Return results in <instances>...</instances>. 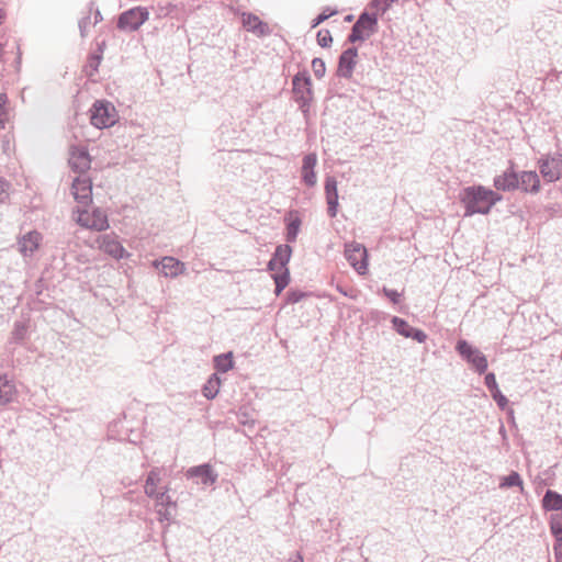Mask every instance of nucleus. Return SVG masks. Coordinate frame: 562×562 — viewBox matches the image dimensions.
<instances>
[{
    "label": "nucleus",
    "mask_w": 562,
    "mask_h": 562,
    "mask_svg": "<svg viewBox=\"0 0 562 562\" xmlns=\"http://www.w3.org/2000/svg\"><path fill=\"white\" fill-rule=\"evenodd\" d=\"M485 384L490 389L491 392L497 391V389H498L497 383H496V378L493 373L486 374Z\"/></svg>",
    "instance_id": "58836bf2"
},
{
    "label": "nucleus",
    "mask_w": 562,
    "mask_h": 562,
    "mask_svg": "<svg viewBox=\"0 0 562 562\" xmlns=\"http://www.w3.org/2000/svg\"><path fill=\"white\" fill-rule=\"evenodd\" d=\"M76 222L88 229L102 232L110 227L108 215L100 209H93L91 212L87 210H78Z\"/></svg>",
    "instance_id": "20e7f679"
},
{
    "label": "nucleus",
    "mask_w": 562,
    "mask_h": 562,
    "mask_svg": "<svg viewBox=\"0 0 562 562\" xmlns=\"http://www.w3.org/2000/svg\"><path fill=\"white\" fill-rule=\"evenodd\" d=\"M214 363L217 371L227 372L234 364L232 352L215 357Z\"/></svg>",
    "instance_id": "bb28decb"
},
{
    "label": "nucleus",
    "mask_w": 562,
    "mask_h": 562,
    "mask_svg": "<svg viewBox=\"0 0 562 562\" xmlns=\"http://www.w3.org/2000/svg\"><path fill=\"white\" fill-rule=\"evenodd\" d=\"M457 350L465 359H468L475 351V349H473L465 340H460L458 342Z\"/></svg>",
    "instance_id": "f704fd0d"
},
{
    "label": "nucleus",
    "mask_w": 562,
    "mask_h": 562,
    "mask_svg": "<svg viewBox=\"0 0 562 562\" xmlns=\"http://www.w3.org/2000/svg\"><path fill=\"white\" fill-rule=\"evenodd\" d=\"M294 562H303V559L301 557H297Z\"/></svg>",
    "instance_id": "a18cd8bd"
},
{
    "label": "nucleus",
    "mask_w": 562,
    "mask_h": 562,
    "mask_svg": "<svg viewBox=\"0 0 562 562\" xmlns=\"http://www.w3.org/2000/svg\"><path fill=\"white\" fill-rule=\"evenodd\" d=\"M385 294L387 297H390V300L394 303H397L398 300H400V294L396 292V291H392V290H384Z\"/></svg>",
    "instance_id": "a19ab883"
},
{
    "label": "nucleus",
    "mask_w": 562,
    "mask_h": 562,
    "mask_svg": "<svg viewBox=\"0 0 562 562\" xmlns=\"http://www.w3.org/2000/svg\"><path fill=\"white\" fill-rule=\"evenodd\" d=\"M518 173L515 171H506L494 179V187L497 190L510 191L518 189Z\"/></svg>",
    "instance_id": "4be33fe9"
},
{
    "label": "nucleus",
    "mask_w": 562,
    "mask_h": 562,
    "mask_svg": "<svg viewBox=\"0 0 562 562\" xmlns=\"http://www.w3.org/2000/svg\"><path fill=\"white\" fill-rule=\"evenodd\" d=\"M393 325L398 334L404 337L413 338L418 342H424L427 338V335L419 329L413 328L407 322L402 318L394 317Z\"/></svg>",
    "instance_id": "2eb2a0df"
},
{
    "label": "nucleus",
    "mask_w": 562,
    "mask_h": 562,
    "mask_svg": "<svg viewBox=\"0 0 562 562\" xmlns=\"http://www.w3.org/2000/svg\"><path fill=\"white\" fill-rule=\"evenodd\" d=\"M220 387L221 379L216 374H213L204 384L203 394L207 398H214L217 395Z\"/></svg>",
    "instance_id": "a878e982"
},
{
    "label": "nucleus",
    "mask_w": 562,
    "mask_h": 562,
    "mask_svg": "<svg viewBox=\"0 0 562 562\" xmlns=\"http://www.w3.org/2000/svg\"><path fill=\"white\" fill-rule=\"evenodd\" d=\"M16 394L14 384L5 376H0V405L10 403Z\"/></svg>",
    "instance_id": "b1692460"
},
{
    "label": "nucleus",
    "mask_w": 562,
    "mask_h": 562,
    "mask_svg": "<svg viewBox=\"0 0 562 562\" xmlns=\"http://www.w3.org/2000/svg\"><path fill=\"white\" fill-rule=\"evenodd\" d=\"M312 68L317 77H323L325 74V64L322 59L315 58L312 61Z\"/></svg>",
    "instance_id": "e433bc0d"
},
{
    "label": "nucleus",
    "mask_w": 562,
    "mask_h": 562,
    "mask_svg": "<svg viewBox=\"0 0 562 562\" xmlns=\"http://www.w3.org/2000/svg\"><path fill=\"white\" fill-rule=\"evenodd\" d=\"M42 240L43 236L37 231L24 234L18 240L20 254L24 257L33 256L40 249Z\"/></svg>",
    "instance_id": "9b49d317"
},
{
    "label": "nucleus",
    "mask_w": 562,
    "mask_h": 562,
    "mask_svg": "<svg viewBox=\"0 0 562 562\" xmlns=\"http://www.w3.org/2000/svg\"><path fill=\"white\" fill-rule=\"evenodd\" d=\"M188 476L199 477L202 484H212L216 480L212 469L209 465H200L191 468L188 471Z\"/></svg>",
    "instance_id": "5701e85b"
},
{
    "label": "nucleus",
    "mask_w": 562,
    "mask_h": 562,
    "mask_svg": "<svg viewBox=\"0 0 562 562\" xmlns=\"http://www.w3.org/2000/svg\"><path fill=\"white\" fill-rule=\"evenodd\" d=\"M3 59V45L0 43V61Z\"/></svg>",
    "instance_id": "c03bdc74"
},
{
    "label": "nucleus",
    "mask_w": 562,
    "mask_h": 562,
    "mask_svg": "<svg viewBox=\"0 0 562 562\" xmlns=\"http://www.w3.org/2000/svg\"><path fill=\"white\" fill-rule=\"evenodd\" d=\"M492 394H493L494 400L497 402V404L501 407H505L506 406L507 398L503 394H501L498 389H497V391L492 392Z\"/></svg>",
    "instance_id": "ea45409f"
},
{
    "label": "nucleus",
    "mask_w": 562,
    "mask_h": 562,
    "mask_svg": "<svg viewBox=\"0 0 562 562\" xmlns=\"http://www.w3.org/2000/svg\"><path fill=\"white\" fill-rule=\"evenodd\" d=\"M8 98L5 94H0V128H4V125L8 121V110H7Z\"/></svg>",
    "instance_id": "2f4dec72"
},
{
    "label": "nucleus",
    "mask_w": 562,
    "mask_h": 562,
    "mask_svg": "<svg viewBox=\"0 0 562 562\" xmlns=\"http://www.w3.org/2000/svg\"><path fill=\"white\" fill-rule=\"evenodd\" d=\"M117 112L113 104L105 101H97L90 109L91 124L98 128H108L117 122Z\"/></svg>",
    "instance_id": "7ed1b4c3"
},
{
    "label": "nucleus",
    "mask_w": 562,
    "mask_h": 562,
    "mask_svg": "<svg viewBox=\"0 0 562 562\" xmlns=\"http://www.w3.org/2000/svg\"><path fill=\"white\" fill-rule=\"evenodd\" d=\"M345 256L351 267L359 274L368 272V251L367 248L359 243H350L346 245Z\"/></svg>",
    "instance_id": "423d86ee"
},
{
    "label": "nucleus",
    "mask_w": 562,
    "mask_h": 562,
    "mask_svg": "<svg viewBox=\"0 0 562 562\" xmlns=\"http://www.w3.org/2000/svg\"><path fill=\"white\" fill-rule=\"evenodd\" d=\"M333 42L331 34L328 30H321L317 33V43L322 47H328Z\"/></svg>",
    "instance_id": "473e14b6"
},
{
    "label": "nucleus",
    "mask_w": 562,
    "mask_h": 562,
    "mask_svg": "<svg viewBox=\"0 0 562 562\" xmlns=\"http://www.w3.org/2000/svg\"><path fill=\"white\" fill-rule=\"evenodd\" d=\"M10 188V182L0 177V203H4L9 199Z\"/></svg>",
    "instance_id": "72a5a7b5"
},
{
    "label": "nucleus",
    "mask_w": 562,
    "mask_h": 562,
    "mask_svg": "<svg viewBox=\"0 0 562 562\" xmlns=\"http://www.w3.org/2000/svg\"><path fill=\"white\" fill-rule=\"evenodd\" d=\"M396 0H373L371 2V8L374 10L375 15L384 14Z\"/></svg>",
    "instance_id": "c756f323"
},
{
    "label": "nucleus",
    "mask_w": 562,
    "mask_h": 562,
    "mask_svg": "<svg viewBox=\"0 0 562 562\" xmlns=\"http://www.w3.org/2000/svg\"><path fill=\"white\" fill-rule=\"evenodd\" d=\"M501 487L522 486V481L517 472H512L509 475L503 477Z\"/></svg>",
    "instance_id": "7c9ffc66"
},
{
    "label": "nucleus",
    "mask_w": 562,
    "mask_h": 562,
    "mask_svg": "<svg viewBox=\"0 0 562 562\" xmlns=\"http://www.w3.org/2000/svg\"><path fill=\"white\" fill-rule=\"evenodd\" d=\"M542 506L547 510L562 512V495L548 490L542 499Z\"/></svg>",
    "instance_id": "393cba45"
},
{
    "label": "nucleus",
    "mask_w": 562,
    "mask_h": 562,
    "mask_svg": "<svg viewBox=\"0 0 562 562\" xmlns=\"http://www.w3.org/2000/svg\"><path fill=\"white\" fill-rule=\"evenodd\" d=\"M291 254L292 249L289 245H280L277 247L273 257L268 263V268L276 283L277 294H280L289 284L290 273L286 265L290 261Z\"/></svg>",
    "instance_id": "f03ea898"
},
{
    "label": "nucleus",
    "mask_w": 562,
    "mask_h": 562,
    "mask_svg": "<svg viewBox=\"0 0 562 562\" xmlns=\"http://www.w3.org/2000/svg\"><path fill=\"white\" fill-rule=\"evenodd\" d=\"M501 196L482 186L470 187L463 190L461 201L465 205V216L475 213L487 214Z\"/></svg>",
    "instance_id": "f257e3e1"
},
{
    "label": "nucleus",
    "mask_w": 562,
    "mask_h": 562,
    "mask_svg": "<svg viewBox=\"0 0 562 562\" xmlns=\"http://www.w3.org/2000/svg\"><path fill=\"white\" fill-rule=\"evenodd\" d=\"M98 248L112 257L113 259L120 260L128 258L130 254L121 244L119 237L115 234H105L97 238Z\"/></svg>",
    "instance_id": "6e6552de"
},
{
    "label": "nucleus",
    "mask_w": 562,
    "mask_h": 562,
    "mask_svg": "<svg viewBox=\"0 0 562 562\" xmlns=\"http://www.w3.org/2000/svg\"><path fill=\"white\" fill-rule=\"evenodd\" d=\"M243 26L257 35H265L268 33V25L263 23L259 16L252 13H243L241 15Z\"/></svg>",
    "instance_id": "aec40b11"
},
{
    "label": "nucleus",
    "mask_w": 562,
    "mask_h": 562,
    "mask_svg": "<svg viewBox=\"0 0 562 562\" xmlns=\"http://www.w3.org/2000/svg\"><path fill=\"white\" fill-rule=\"evenodd\" d=\"M161 482V470L154 469L149 472L146 483H145V493L147 496L154 498L157 505H166L170 502V497L167 494L168 490L164 488L162 491H158V485Z\"/></svg>",
    "instance_id": "9d476101"
},
{
    "label": "nucleus",
    "mask_w": 562,
    "mask_h": 562,
    "mask_svg": "<svg viewBox=\"0 0 562 562\" xmlns=\"http://www.w3.org/2000/svg\"><path fill=\"white\" fill-rule=\"evenodd\" d=\"M551 531L557 542L562 547V512L557 513L551 518Z\"/></svg>",
    "instance_id": "c85d7f7f"
},
{
    "label": "nucleus",
    "mask_w": 562,
    "mask_h": 562,
    "mask_svg": "<svg viewBox=\"0 0 562 562\" xmlns=\"http://www.w3.org/2000/svg\"><path fill=\"white\" fill-rule=\"evenodd\" d=\"M149 18V12L146 8L135 7L119 16L117 27L122 31H136Z\"/></svg>",
    "instance_id": "39448f33"
},
{
    "label": "nucleus",
    "mask_w": 562,
    "mask_h": 562,
    "mask_svg": "<svg viewBox=\"0 0 562 562\" xmlns=\"http://www.w3.org/2000/svg\"><path fill=\"white\" fill-rule=\"evenodd\" d=\"M336 13V11H330L328 12L327 10L323 11L313 22L312 26L313 27H316L317 25H319L321 23H323L324 21H326L328 18H330L331 15H334Z\"/></svg>",
    "instance_id": "4c0bfd02"
},
{
    "label": "nucleus",
    "mask_w": 562,
    "mask_h": 562,
    "mask_svg": "<svg viewBox=\"0 0 562 562\" xmlns=\"http://www.w3.org/2000/svg\"><path fill=\"white\" fill-rule=\"evenodd\" d=\"M539 171L547 182H555L562 178V156L547 155L538 161Z\"/></svg>",
    "instance_id": "0eeeda50"
},
{
    "label": "nucleus",
    "mask_w": 562,
    "mask_h": 562,
    "mask_svg": "<svg viewBox=\"0 0 562 562\" xmlns=\"http://www.w3.org/2000/svg\"><path fill=\"white\" fill-rule=\"evenodd\" d=\"M161 271L166 277L176 278L186 270L184 263L173 257H164L160 261ZM155 267L159 266L158 261L154 262Z\"/></svg>",
    "instance_id": "dca6fc26"
},
{
    "label": "nucleus",
    "mask_w": 562,
    "mask_h": 562,
    "mask_svg": "<svg viewBox=\"0 0 562 562\" xmlns=\"http://www.w3.org/2000/svg\"><path fill=\"white\" fill-rule=\"evenodd\" d=\"M554 551H555L557 560L558 561L562 560V547L559 544V542H557V544L554 546Z\"/></svg>",
    "instance_id": "79ce46f5"
},
{
    "label": "nucleus",
    "mask_w": 562,
    "mask_h": 562,
    "mask_svg": "<svg viewBox=\"0 0 562 562\" xmlns=\"http://www.w3.org/2000/svg\"><path fill=\"white\" fill-rule=\"evenodd\" d=\"M326 201L328 204V214L334 217L337 214L338 190L337 181L333 177H327L325 181Z\"/></svg>",
    "instance_id": "a211bd4d"
},
{
    "label": "nucleus",
    "mask_w": 562,
    "mask_h": 562,
    "mask_svg": "<svg viewBox=\"0 0 562 562\" xmlns=\"http://www.w3.org/2000/svg\"><path fill=\"white\" fill-rule=\"evenodd\" d=\"M518 189L526 193H538L540 191V178L536 171H521L518 173Z\"/></svg>",
    "instance_id": "ddd939ff"
},
{
    "label": "nucleus",
    "mask_w": 562,
    "mask_h": 562,
    "mask_svg": "<svg viewBox=\"0 0 562 562\" xmlns=\"http://www.w3.org/2000/svg\"><path fill=\"white\" fill-rule=\"evenodd\" d=\"M316 162H317V158H316L315 154H308L303 159L302 178H303V181L308 187L315 186L316 181H317L316 173L314 172Z\"/></svg>",
    "instance_id": "412c9836"
},
{
    "label": "nucleus",
    "mask_w": 562,
    "mask_h": 562,
    "mask_svg": "<svg viewBox=\"0 0 562 562\" xmlns=\"http://www.w3.org/2000/svg\"><path fill=\"white\" fill-rule=\"evenodd\" d=\"M358 52L356 48H348L339 58L338 71L346 78H350L357 64Z\"/></svg>",
    "instance_id": "f3484780"
},
{
    "label": "nucleus",
    "mask_w": 562,
    "mask_h": 562,
    "mask_svg": "<svg viewBox=\"0 0 562 562\" xmlns=\"http://www.w3.org/2000/svg\"><path fill=\"white\" fill-rule=\"evenodd\" d=\"M472 366L480 372L483 373L487 369V360L484 355L479 350L475 351L467 359Z\"/></svg>",
    "instance_id": "cd10ccee"
},
{
    "label": "nucleus",
    "mask_w": 562,
    "mask_h": 562,
    "mask_svg": "<svg viewBox=\"0 0 562 562\" xmlns=\"http://www.w3.org/2000/svg\"><path fill=\"white\" fill-rule=\"evenodd\" d=\"M301 296H302L301 294L292 293L289 295V301L292 303H295L301 299Z\"/></svg>",
    "instance_id": "37998d69"
},
{
    "label": "nucleus",
    "mask_w": 562,
    "mask_h": 562,
    "mask_svg": "<svg viewBox=\"0 0 562 562\" xmlns=\"http://www.w3.org/2000/svg\"><path fill=\"white\" fill-rule=\"evenodd\" d=\"M300 221L296 218L288 225V240L293 241L296 238L300 228Z\"/></svg>",
    "instance_id": "c9c22d12"
},
{
    "label": "nucleus",
    "mask_w": 562,
    "mask_h": 562,
    "mask_svg": "<svg viewBox=\"0 0 562 562\" xmlns=\"http://www.w3.org/2000/svg\"><path fill=\"white\" fill-rule=\"evenodd\" d=\"M378 24L376 15L363 13L355 23L351 34L349 35L350 42L364 41L375 32Z\"/></svg>",
    "instance_id": "1a4fd4ad"
},
{
    "label": "nucleus",
    "mask_w": 562,
    "mask_h": 562,
    "mask_svg": "<svg viewBox=\"0 0 562 562\" xmlns=\"http://www.w3.org/2000/svg\"><path fill=\"white\" fill-rule=\"evenodd\" d=\"M311 79L305 75L299 74L293 78V91L304 103L311 100Z\"/></svg>",
    "instance_id": "6ab92c4d"
},
{
    "label": "nucleus",
    "mask_w": 562,
    "mask_h": 562,
    "mask_svg": "<svg viewBox=\"0 0 562 562\" xmlns=\"http://www.w3.org/2000/svg\"><path fill=\"white\" fill-rule=\"evenodd\" d=\"M91 159L87 150L72 148L69 157V165L77 172H85L90 168Z\"/></svg>",
    "instance_id": "4468645a"
},
{
    "label": "nucleus",
    "mask_w": 562,
    "mask_h": 562,
    "mask_svg": "<svg viewBox=\"0 0 562 562\" xmlns=\"http://www.w3.org/2000/svg\"><path fill=\"white\" fill-rule=\"evenodd\" d=\"M72 194L79 203L88 204L91 202L92 184L87 178H76L72 182Z\"/></svg>",
    "instance_id": "f8f14e48"
}]
</instances>
